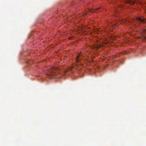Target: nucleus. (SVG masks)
<instances>
[{"mask_svg":"<svg viewBox=\"0 0 146 146\" xmlns=\"http://www.w3.org/2000/svg\"><path fill=\"white\" fill-rule=\"evenodd\" d=\"M58 68L53 67L51 68L47 69L46 70V78L47 77L50 79L56 78L55 76L57 74Z\"/></svg>","mask_w":146,"mask_h":146,"instance_id":"obj_1","label":"nucleus"},{"mask_svg":"<svg viewBox=\"0 0 146 146\" xmlns=\"http://www.w3.org/2000/svg\"><path fill=\"white\" fill-rule=\"evenodd\" d=\"M137 20L138 21L139 23L144 24L146 23V20L145 19H142L140 17H137Z\"/></svg>","mask_w":146,"mask_h":146,"instance_id":"obj_2","label":"nucleus"},{"mask_svg":"<svg viewBox=\"0 0 146 146\" xmlns=\"http://www.w3.org/2000/svg\"><path fill=\"white\" fill-rule=\"evenodd\" d=\"M82 58H81V56L80 54H78V55L77 56L75 59V61L76 62H78L81 60Z\"/></svg>","mask_w":146,"mask_h":146,"instance_id":"obj_3","label":"nucleus"},{"mask_svg":"<svg viewBox=\"0 0 146 146\" xmlns=\"http://www.w3.org/2000/svg\"><path fill=\"white\" fill-rule=\"evenodd\" d=\"M142 36L144 39H146V28L144 29L142 33Z\"/></svg>","mask_w":146,"mask_h":146,"instance_id":"obj_4","label":"nucleus"},{"mask_svg":"<svg viewBox=\"0 0 146 146\" xmlns=\"http://www.w3.org/2000/svg\"><path fill=\"white\" fill-rule=\"evenodd\" d=\"M100 7H99L98 8H96V9H88V11L90 13H96V12H97V11L99 10V9H100Z\"/></svg>","mask_w":146,"mask_h":146,"instance_id":"obj_5","label":"nucleus"},{"mask_svg":"<svg viewBox=\"0 0 146 146\" xmlns=\"http://www.w3.org/2000/svg\"><path fill=\"white\" fill-rule=\"evenodd\" d=\"M88 12L87 13L85 12L84 13L82 14L81 15L83 17H84L85 16H86L88 14Z\"/></svg>","mask_w":146,"mask_h":146,"instance_id":"obj_6","label":"nucleus"},{"mask_svg":"<svg viewBox=\"0 0 146 146\" xmlns=\"http://www.w3.org/2000/svg\"><path fill=\"white\" fill-rule=\"evenodd\" d=\"M101 46L100 45H99V46H96V48L97 49H98L99 48V47H100Z\"/></svg>","mask_w":146,"mask_h":146,"instance_id":"obj_7","label":"nucleus"},{"mask_svg":"<svg viewBox=\"0 0 146 146\" xmlns=\"http://www.w3.org/2000/svg\"><path fill=\"white\" fill-rule=\"evenodd\" d=\"M124 22V24H125V23H126V22L125 21V20H124V21H122V22Z\"/></svg>","mask_w":146,"mask_h":146,"instance_id":"obj_8","label":"nucleus"}]
</instances>
